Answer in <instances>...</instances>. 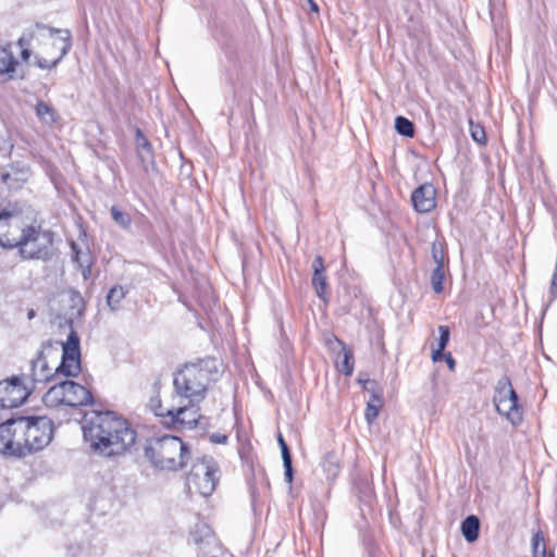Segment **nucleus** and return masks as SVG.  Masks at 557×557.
I'll list each match as a JSON object with an SVG mask.
<instances>
[{
  "instance_id": "obj_1",
  "label": "nucleus",
  "mask_w": 557,
  "mask_h": 557,
  "mask_svg": "<svg viewBox=\"0 0 557 557\" xmlns=\"http://www.w3.org/2000/svg\"><path fill=\"white\" fill-rule=\"evenodd\" d=\"M85 441L101 457L124 455L135 444L137 433L114 411H94L83 426Z\"/></svg>"
},
{
  "instance_id": "obj_2",
  "label": "nucleus",
  "mask_w": 557,
  "mask_h": 557,
  "mask_svg": "<svg viewBox=\"0 0 557 557\" xmlns=\"http://www.w3.org/2000/svg\"><path fill=\"white\" fill-rule=\"evenodd\" d=\"M219 371L220 363L214 357L186 363L175 373L173 382L175 391L190 404H199L205 399L208 386Z\"/></svg>"
},
{
  "instance_id": "obj_3",
  "label": "nucleus",
  "mask_w": 557,
  "mask_h": 557,
  "mask_svg": "<svg viewBox=\"0 0 557 557\" xmlns=\"http://www.w3.org/2000/svg\"><path fill=\"white\" fill-rule=\"evenodd\" d=\"M145 457L159 471H180L190 459L189 446L180 437L164 435L153 437L145 446Z\"/></svg>"
},
{
  "instance_id": "obj_4",
  "label": "nucleus",
  "mask_w": 557,
  "mask_h": 557,
  "mask_svg": "<svg viewBox=\"0 0 557 557\" xmlns=\"http://www.w3.org/2000/svg\"><path fill=\"white\" fill-rule=\"evenodd\" d=\"M54 234L39 225H25L18 237L17 255L23 260L48 261L53 257Z\"/></svg>"
},
{
  "instance_id": "obj_5",
  "label": "nucleus",
  "mask_w": 557,
  "mask_h": 557,
  "mask_svg": "<svg viewBox=\"0 0 557 557\" xmlns=\"http://www.w3.org/2000/svg\"><path fill=\"white\" fill-rule=\"evenodd\" d=\"M47 407H84L94 403L91 392L72 380H64L54 383L44 395L42 398Z\"/></svg>"
},
{
  "instance_id": "obj_6",
  "label": "nucleus",
  "mask_w": 557,
  "mask_h": 557,
  "mask_svg": "<svg viewBox=\"0 0 557 557\" xmlns=\"http://www.w3.org/2000/svg\"><path fill=\"white\" fill-rule=\"evenodd\" d=\"M17 433H26V455L44 449L53 438V422L50 418L17 417Z\"/></svg>"
},
{
  "instance_id": "obj_7",
  "label": "nucleus",
  "mask_w": 557,
  "mask_h": 557,
  "mask_svg": "<svg viewBox=\"0 0 557 557\" xmlns=\"http://www.w3.org/2000/svg\"><path fill=\"white\" fill-rule=\"evenodd\" d=\"M219 482V466L213 458L202 457L196 460L186 476V485L189 492H195L203 497L210 496Z\"/></svg>"
},
{
  "instance_id": "obj_8",
  "label": "nucleus",
  "mask_w": 557,
  "mask_h": 557,
  "mask_svg": "<svg viewBox=\"0 0 557 557\" xmlns=\"http://www.w3.org/2000/svg\"><path fill=\"white\" fill-rule=\"evenodd\" d=\"M493 403L499 414H504L515 426L523 420V410L508 375H503L494 388Z\"/></svg>"
},
{
  "instance_id": "obj_9",
  "label": "nucleus",
  "mask_w": 557,
  "mask_h": 557,
  "mask_svg": "<svg viewBox=\"0 0 557 557\" xmlns=\"http://www.w3.org/2000/svg\"><path fill=\"white\" fill-rule=\"evenodd\" d=\"M34 392V384L25 376L13 375L0 381V407L16 408L23 405Z\"/></svg>"
},
{
  "instance_id": "obj_10",
  "label": "nucleus",
  "mask_w": 557,
  "mask_h": 557,
  "mask_svg": "<svg viewBox=\"0 0 557 557\" xmlns=\"http://www.w3.org/2000/svg\"><path fill=\"white\" fill-rule=\"evenodd\" d=\"M47 348H52V342L46 341L41 345V349L37 351L36 357L30 361V368L28 373H23L28 383L34 384V389L39 383H47L54 379V376L59 375L55 372V368L52 369L49 367L47 358L45 356V350Z\"/></svg>"
},
{
  "instance_id": "obj_11",
  "label": "nucleus",
  "mask_w": 557,
  "mask_h": 557,
  "mask_svg": "<svg viewBox=\"0 0 557 557\" xmlns=\"http://www.w3.org/2000/svg\"><path fill=\"white\" fill-rule=\"evenodd\" d=\"M24 226L12 211H0V247L15 249Z\"/></svg>"
},
{
  "instance_id": "obj_12",
  "label": "nucleus",
  "mask_w": 557,
  "mask_h": 557,
  "mask_svg": "<svg viewBox=\"0 0 557 557\" xmlns=\"http://www.w3.org/2000/svg\"><path fill=\"white\" fill-rule=\"evenodd\" d=\"M199 410V407L195 406V404H190L189 407L174 408L168 424L173 426L178 424L189 430L198 426L205 429L208 425V418L201 416Z\"/></svg>"
},
{
  "instance_id": "obj_13",
  "label": "nucleus",
  "mask_w": 557,
  "mask_h": 557,
  "mask_svg": "<svg viewBox=\"0 0 557 557\" xmlns=\"http://www.w3.org/2000/svg\"><path fill=\"white\" fill-rule=\"evenodd\" d=\"M411 202L417 212H431L436 206V189L429 183L420 185L412 191Z\"/></svg>"
},
{
  "instance_id": "obj_14",
  "label": "nucleus",
  "mask_w": 557,
  "mask_h": 557,
  "mask_svg": "<svg viewBox=\"0 0 557 557\" xmlns=\"http://www.w3.org/2000/svg\"><path fill=\"white\" fill-rule=\"evenodd\" d=\"M17 431V419H10L0 424V453L5 456L16 457L14 448V432Z\"/></svg>"
},
{
  "instance_id": "obj_15",
  "label": "nucleus",
  "mask_w": 557,
  "mask_h": 557,
  "mask_svg": "<svg viewBox=\"0 0 557 557\" xmlns=\"http://www.w3.org/2000/svg\"><path fill=\"white\" fill-rule=\"evenodd\" d=\"M190 541L200 550H205L215 542V539L212 529L207 523H197L190 532Z\"/></svg>"
},
{
  "instance_id": "obj_16",
  "label": "nucleus",
  "mask_w": 557,
  "mask_h": 557,
  "mask_svg": "<svg viewBox=\"0 0 557 557\" xmlns=\"http://www.w3.org/2000/svg\"><path fill=\"white\" fill-rule=\"evenodd\" d=\"M18 61L15 59L13 52L8 47L0 46V76L7 79H14Z\"/></svg>"
},
{
  "instance_id": "obj_17",
  "label": "nucleus",
  "mask_w": 557,
  "mask_h": 557,
  "mask_svg": "<svg viewBox=\"0 0 557 557\" xmlns=\"http://www.w3.org/2000/svg\"><path fill=\"white\" fill-rule=\"evenodd\" d=\"M383 391L374 389L373 394H371L370 399L367 403V408L364 412L366 421L371 424L377 418L381 408L383 407Z\"/></svg>"
},
{
  "instance_id": "obj_18",
  "label": "nucleus",
  "mask_w": 557,
  "mask_h": 557,
  "mask_svg": "<svg viewBox=\"0 0 557 557\" xmlns=\"http://www.w3.org/2000/svg\"><path fill=\"white\" fill-rule=\"evenodd\" d=\"M82 371L81 358L78 357H61V362L55 368V372L66 377L77 376Z\"/></svg>"
},
{
  "instance_id": "obj_19",
  "label": "nucleus",
  "mask_w": 557,
  "mask_h": 557,
  "mask_svg": "<svg viewBox=\"0 0 557 557\" xmlns=\"http://www.w3.org/2000/svg\"><path fill=\"white\" fill-rule=\"evenodd\" d=\"M136 149L137 156L141 163L150 162L153 160V150L150 141L144 135L140 128L136 129Z\"/></svg>"
},
{
  "instance_id": "obj_20",
  "label": "nucleus",
  "mask_w": 557,
  "mask_h": 557,
  "mask_svg": "<svg viewBox=\"0 0 557 557\" xmlns=\"http://www.w3.org/2000/svg\"><path fill=\"white\" fill-rule=\"evenodd\" d=\"M461 533L465 540L473 543L478 540L480 534V520L476 516L470 515L461 522Z\"/></svg>"
},
{
  "instance_id": "obj_21",
  "label": "nucleus",
  "mask_w": 557,
  "mask_h": 557,
  "mask_svg": "<svg viewBox=\"0 0 557 557\" xmlns=\"http://www.w3.org/2000/svg\"><path fill=\"white\" fill-rule=\"evenodd\" d=\"M342 349L338 357L342 356L341 361H336L337 370L346 376H349L354 372V352L351 348L347 347L343 342H339Z\"/></svg>"
},
{
  "instance_id": "obj_22",
  "label": "nucleus",
  "mask_w": 557,
  "mask_h": 557,
  "mask_svg": "<svg viewBox=\"0 0 557 557\" xmlns=\"http://www.w3.org/2000/svg\"><path fill=\"white\" fill-rule=\"evenodd\" d=\"M35 112L39 121L47 125H52L59 120L57 110L42 100L37 101Z\"/></svg>"
},
{
  "instance_id": "obj_23",
  "label": "nucleus",
  "mask_w": 557,
  "mask_h": 557,
  "mask_svg": "<svg viewBox=\"0 0 557 557\" xmlns=\"http://www.w3.org/2000/svg\"><path fill=\"white\" fill-rule=\"evenodd\" d=\"M440 337L437 339V347L432 350V360L433 362H438L443 360L444 350L450 338V330L447 325L438 326Z\"/></svg>"
},
{
  "instance_id": "obj_24",
  "label": "nucleus",
  "mask_w": 557,
  "mask_h": 557,
  "mask_svg": "<svg viewBox=\"0 0 557 557\" xmlns=\"http://www.w3.org/2000/svg\"><path fill=\"white\" fill-rule=\"evenodd\" d=\"M323 472L327 480H334L341 472V465L337 456L334 453H327L324 455L321 462Z\"/></svg>"
},
{
  "instance_id": "obj_25",
  "label": "nucleus",
  "mask_w": 557,
  "mask_h": 557,
  "mask_svg": "<svg viewBox=\"0 0 557 557\" xmlns=\"http://www.w3.org/2000/svg\"><path fill=\"white\" fill-rule=\"evenodd\" d=\"M62 355L81 358L79 337L74 330L69 333L66 342L62 343Z\"/></svg>"
},
{
  "instance_id": "obj_26",
  "label": "nucleus",
  "mask_w": 557,
  "mask_h": 557,
  "mask_svg": "<svg viewBox=\"0 0 557 557\" xmlns=\"http://www.w3.org/2000/svg\"><path fill=\"white\" fill-rule=\"evenodd\" d=\"M128 290L121 285H115L110 288L107 295V305L112 311L120 309L121 301L125 298Z\"/></svg>"
},
{
  "instance_id": "obj_27",
  "label": "nucleus",
  "mask_w": 557,
  "mask_h": 557,
  "mask_svg": "<svg viewBox=\"0 0 557 557\" xmlns=\"http://www.w3.org/2000/svg\"><path fill=\"white\" fill-rule=\"evenodd\" d=\"M60 54L52 61H47L44 58H36V65L42 70H51L54 69L62 60L63 58L70 52V44H69V37L66 38V42L64 46H59Z\"/></svg>"
},
{
  "instance_id": "obj_28",
  "label": "nucleus",
  "mask_w": 557,
  "mask_h": 557,
  "mask_svg": "<svg viewBox=\"0 0 557 557\" xmlns=\"http://www.w3.org/2000/svg\"><path fill=\"white\" fill-rule=\"evenodd\" d=\"M446 278L445 267H435L431 273V286L435 294H441L444 290V281Z\"/></svg>"
},
{
  "instance_id": "obj_29",
  "label": "nucleus",
  "mask_w": 557,
  "mask_h": 557,
  "mask_svg": "<svg viewBox=\"0 0 557 557\" xmlns=\"http://www.w3.org/2000/svg\"><path fill=\"white\" fill-rule=\"evenodd\" d=\"M111 218L116 225H119L123 230H129L132 224L131 215L121 210L117 206H112L110 209Z\"/></svg>"
},
{
  "instance_id": "obj_30",
  "label": "nucleus",
  "mask_w": 557,
  "mask_h": 557,
  "mask_svg": "<svg viewBox=\"0 0 557 557\" xmlns=\"http://www.w3.org/2000/svg\"><path fill=\"white\" fill-rule=\"evenodd\" d=\"M395 129L405 137L412 138L414 136V124L405 116H397L395 119Z\"/></svg>"
},
{
  "instance_id": "obj_31",
  "label": "nucleus",
  "mask_w": 557,
  "mask_h": 557,
  "mask_svg": "<svg viewBox=\"0 0 557 557\" xmlns=\"http://www.w3.org/2000/svg\"><path fill=\"white\" fill-rule=\"evenodd\" d=\"M281 453H282V459H283V466H284V479L288 484H292L293 476H294V469H293L292 455H290L288 446L284 445V447L281 448Z\"/></svg>"
},
{
  "instance_id": "obj_32",
  "label": "nucleus",
  "mask_w": 557,
  "mask_h": 557,
  "mask_svg": "<svg viewBox=\"0 0 557 557\" xmlns=\"http://www.w3.org/2000/svg\"><path fill=\"white\" fill-rule=\"evenodd\" d=\"M312 286L315 289L317 296L323 300H325V295L327 290V282L324 273H313L312 276Z\"/></svg>"
},
{
  "instance_id": "obj_33",
  "label": "nucleus",
  "mask_w": 557,
  "mask_h": 557,
  "mask_svg": "<svg viewBox=\"0 0 557 557\" xmlns=\"http://www.w3.org/2000/svg\"><path fill=\"white\" fill-rule=\"evenodd\" d=\"M149 407L157 417L169 418L171 420L174 408L164 409L159 395L150 398Z\"/></svg>"
},
{
  "instance_id": "obj_34",
  "label": "nucleus",
  "mask_w": 557,
  "mask_h": 557,
  "mask_svg": "<svg viewBox=\"0 0 557 557\" xmlns=\"http://www.w3.org/2000/svg\"><path fill=\"white\" fill-rule=\"evenodd\" d=\"M532 554L533 557H547L542 532H536L532 536Z\"/></svg>"
},
{
  "instance_id": "obj_35",
  "label": "nucleus",
  "mask_w": 557,
  "mask_h": 557,
  "mask_svg": "<svg viewBox=\"0 0 557 557\" xmlns=\"http://www.w3.org/2000/svg\"><path fill=\"white\" fill-rule=\"evenodd\" d=\"M469 132L471 135V138L480 144L485 145L486 144V134L485 129L482 125L474 123L472 120L469 121Z\"/></svg>"
},
{
  "instance_id": "obj_36",
  "label": "nucleus",
  "mask_w": 557,
  "mask_h": 557,
  "mask_svg": "<svg viewBox=\"0 0 557 557\" xmlns=\"http://www.w3.org/2000/svg\"><path fill=\"white\" fill-rule=\"evenodd\" d=\"M431 252H432V259L435 263V267H440V265L445 267L446 252H445L443 244L440 242H434L432 244Z\"/></svg>"
},
{
  "instance_id": "obj_37",
  "label": "nucleus",
  "mask_w": 557,
  "mask_h": 557,
  "mask_svg": "<svg viewBox=\"0 0 557 557\" xmlns=\"http://www.w3.org/2000/svg\"><path fill=\"white\" fill-rule=\"evenodd\" d=\"M71 249L73 252V261L76 262L79 268L84 265L85 258L87 259V261H91L89 250L82 251V249L75 242L71 243Z\"/></svg>"
},
{
  "instance_id": "obj_38",
  "label": "nucleus",
  "mask_w": 557,
  "mask_h": 557,
  "mask_svg": "<svg viewBox=\"0 0 557 557\" xmlns=\"http://www.w3.org/2000/svg\"><path fill=\"white\" fill-rule=\"evenodd\" d=\"M14 448L16 451V457H25L26 456V433L23 432V435L21 433L14 432Z\"/></svg>"
},
{
  "instance_id": "obj_39",
  "label": "nucleus",
  "mask_w": 557,
  "mask_h": 557,
  "mask_svg": "<svg viewBox=\"0 0 557 557\" xmlns=\"http://www.w3.org/2000/svg\"><path fill=\"white\" fill-rule=\"evenodd\" d=\"M48 30L50 33V35H59L60 36V46H64V44L66 42V38L69 36V44H70V50L72 49V33L71 30L69 29H60V28H55V27H48ZM57 46V44H54ZM59 47V45H58Z\"/></svg>"
},
{
  "instance_id": "obj_40",
  "label": "nucleus",
  "mask_w": 557,
  "mask_h": 557,
  "mask_svg": "<svg viewBox=\"0 0 557 557\" xmlns=\"http://www.w3.org/2000/svg\"><path fill=\"white\" fill-rule=\"evenodd\" d=\"M312 268H313V273H324L325 269H324V260L321 256H315L314 260H313V263H312Z\"/></svg>"
},
{
  "instance_id": "obj_41",
  "label": "nucleus",
  "mask_w": 557,
  "mask_h": 557,
  "mask_svg": "<svg viewBox=\"0 0 557 557\" xmlns=\"http://www.w3.org/2000/svg\"><path fill=\"white\" fill-rule=\"evenodd\" d=\"M227 435L221 434V433H212L210 435V441L214 444H226L227 443Z\"/></svg>"
},
{
  "instance_id": "obj_42",
  "label": "nucleus",
  "mask_w": 557,
  "mask_h": 557,
  "mask_svg": "<svg viewBox=\"0 0 557 557\" xmlns=\"http://www.w3.org/2000/svg\"><path fill=\"white\" fill-rule=\"evenodd\" d=\"M91 265H92V262L91 261H87V259L85 258L84 259V265L81 267V270H82V274H83V277L85 280H88L91 275Z\"/></svg>"
},
{
  "instance_id": "obj_43",
  "label": "nucleus",
  "mask_w": 557,
  "mask_h": 557,
  "mask_svg": "<svg viewBox=\"0 0 557 557\" xmlns=\"http://www.w3.org/2000/svg\"><path fill=\"white\" fill-rule=\"evenodd\" d=\"M359 382L362 384V387L368 391V392H371V394H373V388L374 389H379L377 386H376V382L373 381V380H370V379H367V380H359Z\"/></svg>"
},
{
  "instance_id": "obj_44",
  "label": "nucleus",
  "mask_w": 557,
  "mask_h": 557,
  "mask_svg": "<svg viewBox=\"0 0 557 557\" xmlns=\"http://www.w3.org/2000/svg\"><path fill=\"white\" fill-rule=\"evenodd\" d=\"M443 359L445 360V362L447 363V367L449 368L450 371H454L455 368H456V361L455 359L453 358L450 352H444V357Z\"/></svg>"
},
{
  "instance_id": "obj_45",
  "label": "nucleus",
  "mask_w": 557,
  "mask_h": 557,
  "mask_svg": "<svg viewBox=\"0 0 557 557\" xmlns=\"http://www.w3.org/2000/svg\"><path fill=\"white\" fill-rule=\"evenodd\" d=\"M0 181L11 187L12 175L9 172L1 173Z\"/></svg>"
},
{
  "instance_id": "obj_46",
  "label": "nucleus",
  "mask_w": 557,
  "mask_h": 557,
  "mask_svg": "<svg viewBox=\"0 0 557 557\" xmlns=\"http://www.w3.org/2000/svg\"><path fill=\"white\" fill-rule=\"evenodd\" d=\"M306 1H307V3L309 4L310 10H311L312 12H318V11H319V7H318V4L314 2V0H306Z\"/></svg>"
},
{
  "instance_id": "obj_47",
  "label": "nucleus",
  "mask_w": 557,
  "mask_h": 557,
  "mask_svg": "<svg viewBox=\"0 0 557 557\" xmlns=\"http://www.w3.org/2000/svg\"><path fill=\"white\" fill-rule=\"evenodd\" d=\"M21 55H22L23 60L27 61L30 57V51L28 49H23L21 52Z\"/></svg>"
},
{
  "instance_id": "obj_48",
  "label": "nucleus",
  "mask_w": 557,
  "mask_h": 557,
  "mask_svg": "<svg viewBox=\"0 0 557 557\" xmlns=\"http://www.w3.org/2000/svg\"><path fill=\"white\" fill-rule=\"evenodd\" d=\"M278 444H280V447H281V448H283V447H284V445H287V444L285 443V441H284V438H283V436H282L281 434L278 435Z\"/></svg>"
},
{
  "instance_id": "obj_49",
  "label": "nucleus",
  "mask_w": 557,
  "mask_h": 557,
  "mask_svg": "<svg viewBox=\"0 0 557 557\" xmlns=\"http://www.w3.org/2000/svg\"><path fill=\"white\" fill-rule=\"evenodd\" d=\"M34 315H35L34 310H30V311L28 312V318H29V319H32Z\"/></svg>"
},
{
  "instance_id": "obj_50",
  "label": "nucleus",
  "mask_w": 557,
  "mask_h": 557,
  "mask_svg": "<svg viewBox=\"0 0 557 557\" xmlns=\"http://www.w3.org/2000/svg\"><path fill=\"white\" fill-rule=\"evenodd\" d=\"M549 557H554L553 555H550Z\"/></svg>"
}]
</instances>
